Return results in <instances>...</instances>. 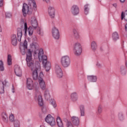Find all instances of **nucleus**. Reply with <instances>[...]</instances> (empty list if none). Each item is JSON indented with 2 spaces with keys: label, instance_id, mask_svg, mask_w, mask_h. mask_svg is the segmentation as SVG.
Listing matches in <instances>:
<instances>
[{
  "label": "nucleus",
  "instance_id": "1",
  "mask_svg": "<svg viewBox=\"0 0 127 127\" xmlns=\"http://www.w3.org/2000/svg\"><path fill=\"white\" fill-rule=\"evenodd\" d=\"M20 49L21 54L24 55L26 53V62L28 67L32 72V75L34 80H39V85L42 90H45L46 85L45 81L42 78L43 73L41 71V65L39 63H34L32 59V51L31 50H27V41L25 40L21 45ZM27 52V53H26Z\"/></svg>",
  "mask_w": 127,
  "mask_h": 127
},
{
  "label": "nucleus",
  "instance_id": "2",
  "mask_svg": "<svg viewBox=\"0 0 127 127\" xmlns=\"http://www.w3.org/2000/svg\"><path fill=\"white\" fill-rule=\"evenodd\" d=\"M82 46L80 43H75L73 45V53L76 57H79L82 55Z\"/></svg>",
  "mask_w": 127,
  "mask_h": 127
},
{
  "label": "nucleus",
  "instance_id": "3",
  "mask_svg": "<svg viewBox=\"0 0 127 127\" xmlns=\"http://www.w3.org/2000/svg\"><path fill=\"white\" fill-rule=\"evenodd\" d=\"M21 24H24L25 35H26L27 32H28L29 36H31V35L33 34V31H34V30L32 28V27L30 26L28 28H27V24L26 23V21L23 19H22L21 20Z\"/></svg>",
  "mask_w": 127,
  "mask_h": 127
},
{
  "label": "nucleus",
  "instance_id": "4",
  "mask_svg": "<svg viewBox=\"0 0 127 127\" xmlns=\"http://www.w3.org/2000/svg\"><path fill=\"white\" fill-rule=\"evenodd\" d=\"M34 100L37 102L39 106L42 107L43 106V98H42V94L40 91H36L34 96Z\"/></svg>",
  "mask_w": 127,
  "mask_h": 127
},
{
  "label": "nucleus",
  "instance_id": "5",
  "mask_svg": "<svg viewBox=\"0 0 127 127\" xmlns=\"http://www.w3.org/2000/svg\"><path fill=\"white\" fill-rule=\"evenodd\" d=\"M61 63L63 66L64 68H67L70 66V63L71 61H70V58L68 56H64L62 57L61 59Z\"/></svg>",
  "mask_w": 127,
  "mask_h": 127
},
{
  "label": "nucleus",
  "instance_id": "6",
  "mask_svg": "<svg viewBox=\"0 0 127 127\" xmlns=\"http://www.w3.org/2000/svg\"><path fill=\"white\" fill-rule=\"evenodd\" d=\"M52 35L56 40H58L60 38V32L59 29L57 27L54 26L52 28Z\"/></svg>",
  "mask_w": 127,
  "mask_h": 127
},
{
  "label": "nucleus",
  "instance_id": "7",
  "mask_svg": "<svg viewBox=\"0 0 127 127\" xmlns=\"http://www.w3.org/2000/svg\"><path fill=\"white\" fill-rule=\"evenodd\" d=\"M55 72L57 75V77L59 79H61V78H63V71H62V69H61V67H60L59 64H55Z\"/></svg>",
  "mask_w": 127,
  "mask_h": 127
},
{
  "label": "nucleus",
  "instance_id": "8",
  "mask_svg": "<svg viewBox=\"0 0 127 127\" xmlns=\"http://www.w3.org/2000/svg\"><path fill=\"white\" fill-rule=\"evenodd\" d=\"M48 13L52 19H54L55 18V16L56 14V10L53 6H49L48 8Z\"/></svg>",
  "mask_w": 127,
  "mask_h": 127
},
{
  "label": "nucleus",
  "instance_id": "9",
  "mask_svg": "<svg viewBox=\"0 0 127 127\" xmlns=\"http://www.w3.org/2000/svg\"><path fill=\"white\" fill-rule=\"evenodd\" d=\"M70 12L72 15H78L80 12L79 6L76 4H73L70 7Z\"/></svg>",
  "mask_w": 127,
  "mask_h": 127
},
{
  "label": "nucleus",
  "instance_id": "10",
  "mask_svg": "<svg viewBox=\"0 0 127 127\" xmlns=\"http://www.w3.org/2000/svg\"><path fill=\"white\" fill-rule=\"evenodd\" d=\"M45 121L52 127H54V126H55L56 124V123L55 122V119H54V118H53V117H52V116L51 115H48L45 118Z\"/></svg>",
  "mask_w": 127,
  "mask_h": 127
},
{
  "label": "nucleus",
  "instance_id": "11",
  "mask_svg": "<svg viewBox=\"0 0 127 127\" xmlns=\"http://www.w3.org/2000/svg\"><path fill=\"white\" fill-rule=\"evenodd\" d=\"M7 85V80L2 79L0 81V94L4 93V87Z\"/></svg>",
  "mask_w": 127,
  "mask_h": 127
},
{
  "label": "nucleus",
  "instance_id": "12",
  "mask_svg": "<svg viewBox=\"0 0 127 127\" xmlns=\"http://www.w3.org/2000/svg\"><path fill=\"white\" fill-rule=\"evenodd\" d=\"M22 12L24 16H26V15L29 13V6L26 3L23 5Z\"/></svg>",
  "mask_w": 127,
  "mask_h": 127
},
{
  "label": "nucleus",
  "instance_id": "13",
  "mask_svg": "<svg viewBox=\"0 0 127 127\" xmlns=\"http://www.w3.org/2000/svg\"><path fill=\"white\" fill-rule=\"evenodd\" d=\"M30 46L32 49V52H34L35 55L37 54V51H38V48L39 47L38 44L36 43H33L31 44Z\"/></svg>",
  "mask_w": 127,
  "mask_h": 127
},
{
  "label": "nucleus",
  "instance_id": "14",
  "mask_svg": "<svg viewBox=\"0 0 127 127\" xmlns=\"http://www.w3.org/2000/svg\"><path fill=\"white\" fill-rule=\"evenodd\" d=\"M14 71L16 76L18 77H21L22 73L21 69H20V66L17 65H15Z\"/></svg>",
  "mask_w": 127,
  "mask_h": 127
},
{
  "label": "nucleus",
  "instance_id": "15",
  "mask_svg": "<svg viewBox=\"0 0 127 127\" xmlns=\"http://www.w3.org/2000/svg\"><path fill=\"white\" fill-rule=\"evenodd\" d=\"M31 24L34 29H36L37 28L38 23L37 20L35 17H32L31 18Z\"/></svg>",
  "mask_w": 127,
  "mask_h": 127
},
{
  "label": "nucleus",
  "instance_id": "16",
  "mask_svg": "<svg viewBox=\"0 0 127 127\" xmlns=\"http://www.w3.org/2000/svg\"><path fill=\"white\" fill-rule=\"evenodd\" d=\"M71 121L72 122V124H73L74 126H78L80 125V120L79 119V118L76 116H73L71 118Z\"/></svg>",
  "mask_w": 127,
  "mask_h": 127
},
{
  "label": "nucleus",
  "instance_id": "17",
  "mask_svg": "<svg viewBox=\"0 0 127 127\" xmlns=\"http://www.w3.org/2000/svg\"><path fill=\"white\" fill-rule=\"evenodd\" d=\"M32 82L31 78H28L27 79V88H28L29 90H32V89H33V84Z\"/></svg>",
  "mask_w": 127,
  "mask_h": 127
},
{
  "label": "nucleus",
  "instance_id": "18",
  "mask_svg": "<svg viewBox=\"0 0 127 127\" xmlns=\"http://www.w3.org/2000/svg\"><path fill=\"white\" fill-rule=\"evenodd\" d=\"M11 44L14 46L17 45V38H16V35H12L11 36Z\"/></svg>",
  "mask_w": 127,
  "mask_h": 127
},
{
  "label": "nucleus",
  "instance_id": "19",
  "mask_svg": "<svg viewBox=\"0 0 127 127\" xmlns=\"http://www.w3.org/2000/svg\"><path fill=\"white\" fill-rule=\"evenodd\" d=\"M45 69L46 72H49L50 70V69H51V63L50 62H48L46 63L45 64H43Z\"/></svg>",
  "mask_w": 127,
  "mask_h": 127
},
{
  "label": "nucleus",
  "instance_id": "20",
  "mask_svg": "<svg viewBox=\"0 0 127 127\" xmlns=\"http://www.w3.org/2000/svg\"><path fill=\"white\" fill-rule=\"evenodd\" d=\"M90 46L93 51H96L98 48V45L95 41H92L91 43Z\"/></svg>",
  "mask_w": 127,
  "mask_h": 127
},
{
  "label": "nucleus",
  "instance_id": "21",
  "mask_svg": "<svg viewBox=\"0 0 127 127\" xmlns=\"http://www.w3.org/2000/svg\"><path fill=\"white\" fill-rule=\"evenodd\" d=\"M17 39L18 41L21 40V37H22V30L20 28L17 29Z\"/></svg>",
  "mask_w": 127,
  "mask_h": 127
},
{
  "label": "nucleus",
  "instance_id": "22",
  "mask_svg": "<svg viewBox=\"0 0 127 127\" xmlns=\"http://www.w3.org/2000/svg\"><path fill=\"white\" fill-rule=\"evenodd\" d=\"M103 113V105L99 104L97 108V116H100Z\"/></svg>",
  "mask_w": 127,
  "mask_h": 127
},
{
  "label": "nucleus",
  "instance_id": "23",
  "mask_svg": "<svg viewBox=\"0 0 127 127\" xmlns=\"http://www.w3.org/2000/svg\"><path fill=\"white\" fill-rule=\"evenodd\" d=\"M87 78L91 82H97L98 77L96 75H89L87 76Z\"/></svg>",
  "mask_w": 127,
  "mask_h": 127
},
{
  "label": "nucleus",
  "instance_id": "24",
  "mask_svg": "<svg viewBox=\"0 0 127 127\" xmlns=\"http://www.w3.org/2000/svg\"><path fill=\"white\" fill-rule=\"evenodd\" d=\"M57 124L59 127H64L63 122H62L61 118L59 117L57 118Z\"/></svg>",
  "mask_w": 127,
  "mask_h": 127
},
{
  "label": "nucleus",
  "instance_id": "25",
  "mask_svg": "<svg viewBox=\"0 0 127 127\" xmlns=\"http://www.w3.org/2000/svg\"><path fill=\"white\" fill-rule=\"evenodd\" d=\"M112 37L113 39V40L114 41H117L119 38V34L117 32H115L112 33Z\"/></svg>",
  "mask_w": 127,
  "mask_h": 127
},
{
  "label": "nucleus",
  "instance_id": "26",
  "mask_svg": "<svg viewBox=\"0 0 127 127\" xmlns=\"http://www.w3.org/2000/svg\"><path fill=\"white\" fill-rule=\"evenodd\" d=\"M80 116L81 117H84L85 116V107L84 105L80 106Z\"/></svg>",
  "mask_w": 127,
  "mask_h": 127
},
{
  "label": "nucleus",
  "instance_id": "27",
  "mask_svg": "<svg viewBox=\"0 0 127 127\" xmlns=\"http://www.w3.org/2000/svg\"><path fill=\"white\" fill-rule=\"evenodd\" d=\"M71 100L73 102H76V101H78V96H77V93L74 92L72 93L71 95Z\"/></svg>",
  "mask_w": 127,
  "mask_h": 127
},
{
  "label": "nucleus",
  "instance_id": "28",
  "mask_svg": "<svg viewBox=\"0 0 127 127\" xmlns=\"http://www.w3.org/2000/svg\"><path fill=\"white\" fill-rule=\"evenodd\" d=\"M2 118L4 122L7 123V121H8V117H7V114H6L5 112H3L2 113Z\"/></svg>",
  "mask_w": 127,
  "mask_h": 127
},
{
  "label": "nucleus",
  "instance_id": "29",
  "mask_svg": "<svg viewBox=\"0 0 127 127\" xmlns=\"http://www.w3.org/2000/svg\"><path fill=\"white\" fill-rule=\"evenodd\" d=\"M12 58L11 57V55H8L7 56V64L9 65H10L12 64Z\"/></svg>",
  "mask_w": 127,
  "mask_h": 127
},
{
  "label": "nucleus",
  "instance_id": "30",
  "mask_svg": "<svg viewBox=\"0 0 127 127\" xmlns=\"http://www.w3.org/2000/svg\"><path fill=\"white\" fill-rule=\"evenodd\" d=\"M73 36L75 39H79L80 38V33L76 30H74L73 31Z\"/></svg>",
  "mask_w": 127,
  "mask_h": 127
},
{
  "label": "nucleus",
  "instance_id": "31",
  "mask_svg": "<svg viewBox=\"0 0 127 127\" xmlns=\"http://www.w3.org/2000/svg\"><path fill=\"white\" fill-rule=\"evenodd\" d=\"M44 53L43 52V50H40L39 51L38 58H39V60H40V61H42V57L44 55Z\"/></svg>",
  "mask_w": 127,
  "mask_h": 127
},
{
  "label": "nucleus",
  "instance_id": "32",
  "mask_svg": "<svg viewBox=\"0 0 127 127\" xmlns=\"http://www.w3.org/2000/svg\"><path fill=\"white\" fill-rule=\"evenodd\" d=\"M45 98L47 100H48V99H50V93H49V90L46 89L45 91L44 94Z\"/></svg>",
  "mask_w": 127,
  "mask_h": 127
},
{
  "label": "nucleus",
  "instance_id": "33",
  "mask_svg": "<svg viewBox=\"0 0 127 127\" xmlns=\"http://www.w3.org/2000/svg\"><path fill=\"white\" fill-rule=\"evenodd\" d=\"M124 18L127 21V10L125 11V14H124V12H122L121 14V19L123 20Z\"/></svg>",
  "mask_w": 127,
  "mask_h": 127
},
{
  "label": "nucleus",
  "instance_id": "34",
  "mask_svg": "<svg viewBox=\"0 0 127 127\" xmlns=\"http://www.w3.org/2000/svg\"><path fill=\"white\" fill-rule=\"evenodd\" d=\"M9 121L11 123H13L15 121L14 115L13 114H10V115L9 116Z\"/></svg>",
  "mask_w": 127,
  "mask_h": 127
},
{
  "label": "nucleus",
  "instance_id": "35",
  "mask_svg": "<svg viewBox=\"0 0 127 127\" xmlns=\"http://www.w3.org/2000/svg\"><path fill=\"white\" fill-rule=\"evenodd\" d=\"M13 123L15 127H19L20 126V122L18 120H15Z\"/></svg>",
  "mask_w": 127,
  "mask_h": 127
},
{
  "label": "nucleus",
  "instance_id": "36",
  "mask_svg": "<svg viewBox=\"0 0 127 127\" xmlns=\"http://www.w3.org/2000/svg\"><path fill=\"white\" fill-rule=\"evenodd\" d=\"M50 103L54 108H56V107H57V104H56V101H55L54 99H51L50 100Z\"/></svg>",
  "mask_w": 127,
  "mask_h": 127
},
{
  "label": "nucleus",
  "instance_id": "37",
  "mask_svg": "<svg viewBox=\"0 0 127 127\" xmlns=\"http://www.w3.org/2000/svg\"><path fill=\"white\" fill-rule=\"evenodd\" d=\"M0 71H4V66L3 65V62L2 61H0Z\"/></svg>",
  "mask_w": 127,
  "mask_h": 127
},
{
  "label": "nucleus",
  "instance_id": "38",
  "mask_svg": "<svg viewBox=\"0 0 127 127\" xmlns=\"http://www.w3.org/2000/svg\"><path fill=\"white\" fill-rule=\"evenodd\" d=\"M42 60L43 61V64L47 63V62H48L47 61V56L45 55H44L42 57Z\"/></svg>",
  "mask_w": 127,
  "mask_h": 127
},
{
  "label": "nucleus",
  "instance_id": "39",
  "mask_svg": "<svg viewBox=\"0 0 127 127\" xmlns=\"http://www.w3.org/2000/svg\"><path fill=\"white\" fill-rule=\"evenodd\" d=\"M118 119L120 121H124V120H125L124 114L123 113H119L118 115Z\"/></svg>",
  "mask_w": 127,
  "mask_h": 127
},
{
  "label": "nucleus",
  "instance_id": "40",
  "mask_svg": "<svg viewBox=\"0 0 127 127\" xmlns=\"http://www.w3.org/2000/svg\"><path fill=\"white\" fill-rule=\"evenodd\" d=\"M30 2H31V5H33L34 7V9H36V3L35 2V1H32V0H30Z\"/></svg>",
  "mask_w": 127,
  "mask_h": 127
},
{
  "label": "nucleus",
  "instance_id": "41",
  "mask_svg": "<svg viewBox=\"0 0 127 127\" xmlns=\"http://www.w3.org/2000/svg\"><path fill=\"white\" fill-rule=\"evenodd\" d=\"M96 66L97 67V68H98L99 69L101 68H103V65H102V64H101V63L97 62L96 63Z\"/></svg>",
  "mask_w": 127,
  "mask_h": 127
},
{
  "label": "nucleus",
  "instance_id": "42",
  "mask_svg": "<svg viewBox=\"0 0 127 127\" xmlns=\"http://www.w3.org/2000/svg\"><path fill=\"white\" fill-rule=\"evenodd\" d=\"M88 10H89V8L88 7V5H85L84 6V11H85L86 14H87V13H88Z\"/></svg>",
  "mask_w": 127,
  "mask_h": 127
},
{
  "label": "nucleus",
  "instance_id": "43",
  "mask_svg": "<svg viewBox=\"0 0 127 127\" xmlns=\"http://www.w3.org/2000/svg\"><path fill=\"white\" fill-rule=\"evenodd\" d=\"M42 111L43 113L45 114L46 113H47V108H46V107H43L42 109Z\"/></svg>",
  "mask_w": 127,
  "mask_h": 127
},
{
  "label": "nucleus",
  "instance_id": "44",
  "mask_svg": "<svg viewBox=\"0 0 127 127\" xmlns=\"http://www.w3.org/2000/svg\"><path fill=\"white\" fill-rule=\"evenodd\" d=\"M6 17H11V14L10 13L7 12L5 13Z\"/></svg>",
  "mask_w": 127,
  "mask_h": 127
},
{
  "label": "nucleus",
  "instance_id": "45",
  "mask_svg": "<svg viewBox=\"0 0 127 127\" xmlns=\"http://www.w3.org/2000/svg\"><path fill=\"white\" fill-rule=\"evenodd\" d=\"M67 127H73V125H72L71 122H67Z\"/></svg>",
  "mask_w": 127,
  "mask_h": 127
},
{
  "label": "nucleus",
  "instance_id": "46",
  "mask_svg": "<svg viewBox=\"0 0 127 127\" xmlns=\"http://www.w3.org/2000/svg\"><path fill=\"white\" fill-rule=\"evenodd\" d=\"M121 73L122 75H126L127 72L124 70H121Z\"/></svg>",
  "mask_w": 127,
  "mask_h": 127
},
{
  "label": "nucleus",
  "instance_id": "47",
  "mask_svg": "<svg viewBox=\"0 0 127 127\" xmlns=\"http://www.w3.org/2000/svg\"><path fill=\"white\" fill-rule=\"evenodd\" d=\"M3 5V0H0V7Z\"/></svg>",
  "mask_w": 127,
  "mask_h": 127
},
{
  "label": "nucleus",
  "instance_id": "48",
  "mask_svg": "<svg viewBox=\"0 0 127 127\" xmlns=\"http://www.w3.org/2000/svg\"><path fill=\"white\" fill-rule=\"evenodd\" d=\"M12 93H14V86L12 85L11 88Z\"/></svg>",
  "mask_w": 127,
  "mask_h": 127
},
{
  "label": "nucleus",
  "instance_id": "49",
  "mask_svg": "<svg viewBox=\"0 0 127 127\" xmlns=\"http://www.w3.org/2000/svg\"><path fill=\"white\" fill-rule=\"evenodd\" d=\"M38 34L41 35V36H43V33L41 32L40 29L39 30Z\"/></svg>",
  "mask_w": 127,
  "mask_h": 127
},
{
  "label": "nucleus",
  "instance_id": "50",
  "mask_svg": "<svg viewBox=\"0 0 127 127\" xmlns=\"http://www.w3.org/2000/svg\"><path fill=\"white\" fill-rule=\"evenodd\" d=\"M44 2H46V3H49L50 2V0H43Z\"/></svg>",
  "mask_w": 127,
  "mask_h": 127
},
{
  "label": "nucleus",
  "instance_id": "51",
  "mask_svg": "<svg viewBox=\"0 0 127 127\" xmlns=\"http://www.w3.org/2000/svg\"><path fill=\"white\" fill-rule=\"evenodd\" d=\"M0 32H2V28H1V26L0 25Z\"/></svg>",
  "mask_w": 127,
  "mask_h": 127
},
{
  "label": "nucleus",
  "instance_id": "52",
  "mask_svg": "<svg viewBox=\"0 0 127 127\" xmlns=\"http://www.w3.org/2000/svg\"><path fill=\"white\" fill-rule=\"evenodd\" d=\"M125 30L126 31H127V23L125 25Z\"/></svg>",
  "mask_w": 127,
  "mask_h": 127
},
{
  "label": "nucleus",
  "instance_id": "53",
  "mask_svg": "<svg viewBox=\"0 0 127 127\" xmlns=\"http://www.w3.org/2000/svg\"><path fill=\"white\" fill-rule=\"evenodd\" d=\"M126 0H120L121 2H124Z\"/></svg>",
  "mask_w": 127,
  "mask_h": 127
},
{
  "label": "nucleus",
  "instance_id": "54",
  "mask_svg": "<svg viewBox=\"0 0 127 127\" xmlns=\"http://www.w3.org/2000/svg\"><path fill=\"white\" fill-rule=\"evenodd\" d=\"M113 5L115 7H117V4H114Z\"/></svg>",
  "mask_w": 127,
  "mask_h": 127
},
{
  "label": "nucleus",
  "instance_id": "55",
  "mask_svg": "<svg viewBox=\"0 0 127 127\" xmlns=\"http://www.w3.org/2000/svg\"><path fill=\"white\" fill-rule=\"evenodd\" d=\"M41 127H44V126H41Z\"/></svg>",
  "mask_w": 127,
  "mask_h": 127
}]
</instances>
